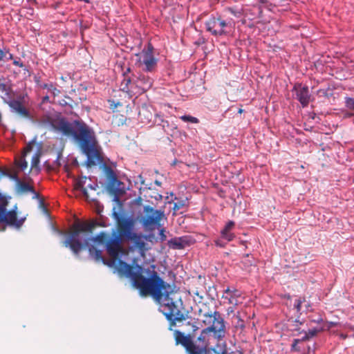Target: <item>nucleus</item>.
Wrapping results in <instances>:
<instances>
[{"label": "nucleus", "mask_w": 354, "mask_h": 354, "mask_svg": "<svg viewBox=\"0 0 354 354\" xmlns=\"http://www.w3.org/2000/svg\"><path fill=\"white\" fill-rule=\"evenodd\" d=\"M117 270L121 276L131 279L133 286L139 290L142 297L151 296L160 305L161 311L170 322L169 330H172L176 322L185 319V315L179 309V305L182 304L180 298L156 270H147L149 277L147 278L142 274V266L138 265L133 268L122 260L118 261Z\"/></svg>", "instance_id": "1"}, {"label": "nucleus", "mask_w": 354, "mask_h": 354, "mask_svg": "<svg viewBox=\"0 0 354 354\" xmlns=\"http://www.w3.org/2000/svg\"><path fill=\"white\" fill-rule=\"evenodd\" d=\"M73 139L82 151L86 156V165L88 167L103 162L102 149L94 134H68Z\"/></svg>", "instance_id": "2"}, {"label": "nucleus", "mask_w": 354, "mask_h": 354, "mask_svg": "<svg viewBox=\"0 0 354 354\" xmlns=\"http://www.w3.org/2000/svg\"><path fill=\"white\" fill-rule=\"evenodd\" d=\"M77 118H79L77 116ZM41 122L62 133H91L88 127L80 118L69 122L61 113L56 112L44 115Z\"/></svg>", "instance_id": "3"}, {"label": "nucleus", "mask_w": 354, "mask_h": 354, "mask_svg": "<svg viewBox=\"0 0 354 354\" xmlns=\"http://www.w3.org/2000/svg\"><path fill=\"white\" fill-rule=\"evenodd\" d=\"M97 225L104 226L96 221L75 223L72 226L71 232L63 243L64 245L66 248H69L75 255L78 256L80 252L88 245L90 240L89 238H86L83 242H81L79 239L80 233H91Z\"/></svg>", "instance_id": "4"}, {"label": "nucleus", "mask_w": 354, "mask_h": 354, "mask_svg": "<svg viewBox=\"0 0 354 354\" xmlns=\"http://www.w3.org/2000/svg\"><path fill=\"white\" fill-rule=\"evenodd\" d=\"M7 197L0 193V223H4L16 228H20L25 222L26 218H17V205H15L9 211L7 210L8 200Z\"/></svg>", "instance_id": "5"}, {"label": "nucleus", "mask_w": 354, "mask_h": 354, "mask_svg": "<svg viewBox=\"0 0 354 354\" xmlns=\"http://www.w3.org/2000/svg\"><path fill=\"white\" fill-rule=\"evenodd\" d=\"M203 323L207 326V328H214L211 331L213 336L217 340L222 339L225 335V326L224 319L218 311L207 313L203 315Z\"/></svg>", "instance_id": "6"}, {"label": "nucleus", "mask_w": 354, "mask_h": 354, "mask_svg": "<svg viewBox=\"0 0 354 354\" xmlns=\"http://www.w3.org/2000/svg\"><path fill=\"white\" fill-rule=\"evenodd\" d=\"M138 57L136 64L139 67H143L142 70L146 72H152L157 66V59L153 55V47L149 44L147 49H143L136 55Z\"/></svg>", "instance_id": "7"}, {"label": "nucleus", "mask_w": 354, "mask_h": 354, "mask_svg": "<svg viewBox=\"0 0 354 354\" xmlns=\"http://www.w3.org/2000/svg\"><path fill=\"white\" fill-rule=\"evenodd\" d=\"M232 23L225 21L221 17H211L205 22V27L208 32L214 36L226 35L231 28Z\"/></svg>", "instance_id": "8"}, {"label": "nucleus", "mask_w": 354, "mask_h": 354, "mask_svg": "<svg viewBox=\"0 0 354 354\" xmlns=\"http://www.w3.org/2000/svg\"><path fill=\"white\" fill-rule=\"evenodd\" d=\"M189 325L192 326V333H190L187 335H185L184 333L180 332V330H175L174 332V338L176 341V344L182 345L187 352V354H196L194 352V332L198 330V327L194 324H191L190 322H188Z\"/></svg>", "instance_id": "9"}, {"label": "nucleus", "mask_w": 354, "mask_h": 354, "mask_svg": "<svg viewBox=\"0 0 354 354\" xmlns=\"http://www.w3.org/2000/svg\"><path fill=\"white\" fill-rule=\"evenodd\" d=\"M135 221L131 218L121 217L117 221V235L124 241H127L135 232Z\"/></svg>", "instance_id": "10"}, {"label": "nucleus", "mask_w": 354, "mask_h": 354, "mask_svg": "<svg viewBox=\"0 0 354 354\" xmlns=\"http://www.w3.org/2000/svg\"><path fill=\"white\" fill-rule=\"evenodd\" d=\"M122 241L124 240L117 235L115 231H113L111 234V237L108 239L106 243V249L109 256L113 259H117L120 254L124 252V248L122 245Z\"/></svg>", "instance_id": "11"}, {"label": "nucleus", "mask_w": 354, "mask_h": 354, "mask_svg": "<svg viewBox=\"0 0 354 354\" xmlns=\"http://www.w3.org/2000/svg\"><path fill=\"white\" fill-rule=\"evenodd\" d=\"M145 216L143 225L147 227H153L160 225V222L164 216V212L161 210L154 209L149 205L144 207Z\"/></svg>", "instance_id": "12"}, {"label": "nucleus", "mask_w": 354, "mask_h": 354, "mask_svg": "<svg viewBox=\"0 0 354 354\" xmlns=\"http://www.w3.org/2000/svg\"><path fill=\"white\" fill-rule=\"evenodd\" d=\"M212 329H214V328H206L202 330L200 335L194 342V351L196 354L210 353L208 346L209 345V334L212 333V331H211Z\"/></svg>", "instance_id": "13"}, {"label": "nucleus", "mask_w": 354, "mask_h": 354, "mask_svg": "<svg viewBox=\"0 0 354 354\" xmlns=\"http://www.w3.org/2000/svg\"><path fill=\"white\" fill-rule=\"evenodd\" d=\"M293 91L295 92L297 100L300 102L301 106L306 107L310 100L308 87L302 85V84L297 83L295 84Z\"/></svg>", "instance_id": "14"}, {"label": "nucleus", "mask_w": 354, "mask_h": 354, "mask_svg": "<svg viewBox=\"0 0 354 354\" xmlns=\"http://www.w3.org/2000/svg\"><path fill=\"white\" fill-rule=\"evenodd\" d=\"M131 72V68L129 67H128L126 70V71H124L123 73V80H122L121 83H120V89L123 91V92H125L127 93H128L129 95H130L131 96H132L133 95H136V92L137 91H136V88H135V86H136V84L135 82L132 83L131 82V79L129 76V73Z\"/></svg>", "instance_id": "15"}, {"label": "nucleus", "mask_w": 354, "mask_h": 354, "mask_svg": "<svg viewBox=\"0 0 354 354\" xmlns=\"http://www.w3.org/2000/svg\"><path fill=\"white\" fill-rule=\"evenodd\" d=\"M136 95L142 94L148 91L153 85L152 80L144 75H141L138 77L137 80L135 82Z\"/></svg>", "instance_id": "16"}, {"label": "nucleus", "mask_w": 354, "mask_h": 354, "mask_svg": "<svg viewBox=\"0 0 354 354\" xmlns=\"http://www.w3.org/2000/svg\"><path fill=\"white\" fill-rule=\"evenodd\" d=\"M241 296V293L239 290L234 288H230V287H227L223 290L222 299L227 300V304L235 306L239 304V299Z\"/></svg>", "instance_id": "17"}, {"label": "nucleus", "mask_w": 354, "mask_h": 354, "mask_svg": "<svg viewBox=\"0 0 354 354\" xmlns=\"http://www.w3.org/2000/svg\"><path fill=\"white\" fill-rule=\"evenodd\" d=\"M105 174L109 181V187L116 192L118 187L122 183L118 179L117 175L111 167L106 166L104 167Z\"/></svg>", "instance_id": "18"}, {"label": "nucleus", "mask_w": 354, "mask_h": 354, "mask_svg": "<svg viewBox=\"0 0 354 354\" xmlns=\"http://www.w3.org/2000/svg\"><path fill=\"white\" fill-rule=\"evenodd\" d=\"M146 240L147 236L135 232L127 241H131L140 253L143 254L147 250Z\"/></svg>", "instance_id": "19"}, {"label": "nucleus", "mask_w": 354, "mask_h": 354, "mask_svg": "<svg viewBox=\"0 0 354 354\" xmlns=\"http://www.w3.org/2000/svg\"><path fill=\"white\" fill-rule=\"evenodd\" d=\"M9 106L15 112L17 113L20 115L27 118H31L30 112L24 106L22 102L16 100H11L9 102Z\"/></svg>", "instance_id": "20"}, {"label": "nucleus", "mask_w": 354, "mask_h": 354, "mask_svg": "<svg viewBox=\"0 0 354 354\" xmlns=\"http://www.w3.org/2000/svg\"><path fill=\"white\" fill-rule=\"evenodd\" d=\"M266 7L271 11L281 12L290 9L288 0H277L274 3H269Z\"/></svg>", "instance_id": "21"}, {"label": "nucleus", "mask_w": 354, "mask_h": 354, "mask_svg": "<svg viewBox=\"0 0 354 354\" xmlns=\"http://www.w3.org/2000/svg\"><path fill=\"white\" fill-rule=\"evenodd\" d=\"M17 192L20 194L30 192L34 195L33 198H37L39 196L38 193L35 192L33 186L30 185L29 183L21 180H17Z\"/></svg>", "instance_id": "22"}, {"label": "nucleus", "mask_w": 354, "mask_h": 354, "mask_svg": "<svg viewBox=\"0 0 354 354\" xmlns=\"http://www.w3.org/2000/svg\"><path fill=\"white\" fill-rule=\"evenodd\" d=\"M168 246L174 250H181L189 245V240L186 236L176 237L168 241Z\"/></svg>", "instance_id": "23"}, {"label": "nucleus", "mask_w": 354, "mask_h": 354, "mask_svg": "<svg viewBox=\"0 0 354 354\" xmlns=\"http://www.w3.org/2000/svg\"><path fill=\"white\" fill-rule=\"evenodd\" d=\"M234 225L235 223L234 221H228L221 232V238L226 240L227 242L232 241L235 237L234 234L232 232Z\"/></svg>", "instance_id": "24"}, {"label": "nucleus", "mask_w": 354, "mask_h": 354, "mask_svg": "<svg viewBox=\"0 0 354 354\" xmlns=\"http://www.w3.org/2000/svg\"><path fill=\"white\" fill-rule=\"evenodd\" d=\"M244 16L248 17L249 20H253L254 15H259L261 12V8L259 6H252L249 9H245Z\"/></svg>", "instance_id": "25"}, {"label": "nucleus", "mask_w": 354, "mask_h": 354, "mask_svg": "<svg viewBox=\"0 0 354 354\" xmlns=\"http://www.w3.org/2000/svg\"><path fill=\"white\" fill-rule=\"evenodd\" d=\"M41 153L36 152L31 160V170H34L38 174L40 171L39 162H40Z\"/></svg>", "instance_id": "26"}, {"label": "nucleus", "mask_w": 354, "mask_h": 354, "mask_svg": "<svg viewBox=\"0 0 354 354\" xmlns=\"http://www.w3.org/2000/svg\"><path fill=\"white\" fill-rule=\"evenodd\" d=\"M86 180V177H82L80 179L77 180L75 184V189L81 190L84 196L88 197L87 190L84 187Z\"/></svg>", "instance_id": "27"}, {"label": "nucleus", "mask_w": 354, "mask_h": 354, "mask_svg": "<svg viewBox=\"0 0 354 354\" xmlns=\"http://www.w3.org/2000/svg\"><path fill=\"white\" fill-rule=\"evenodd\" d=\"M15 165L21 171L25 170L28 167V162L25 160V154L16 158L15 160Z\"/></svg>", "instance_id": "28"}, {"label": "nucleus", "mask_w": 354, "mask_h": 354, "mask_svg": "<svg viewBox=\"0 0 354 354\" xmlns=\"http://www.w3.org/2000/svg\"><path fill=\"white\" fill-rule=\"evenodd\" d=\"M177 201L174 203L173 210H174V215H176V212L179 209H182L183 207H185L187 203V199H182L178 200L176 197L174 198Z\"/></svg>", "instance_id": "29"}, {"label": "nucleus", "mask_w": 354, "mask_h": 354, "mask_svg": "<svg viewBox=\"0 0 354 354\" xmlns=\"http://www.w3.org/2000/svg\"><path fill=\"white\" fill-rule=\"evenodd\" d=\"M108 239V234L104 232H101L97 235H96L93 239H92V241L97 242L99 243H106Z\"/></svg>", "instance_id": "30"}, {"label": "nucleus", "mask_w": 354, "mask_h": 354, "mask_svg": "<svg viewBox=\"0 0 354 354\" xmlns=\"http://www.w3.org/2000/svg\"><path fill=\"white\" fill-rule=\"evenodd\" d=\"M89 252L94 257L96 261H104L101 250L95 249L94 247H91L89 248Z\"/></svg>", "instance_id": "31"}, {"label": "nucleus", "mask_w": 354, "mask_h": 354, "mask_svg": "<svg viewBox=\"0 0 354 354\" xmlns=\"http://www.w3.org/2000/svg\"><path fill=\"white\" fill-rule=\"evenodd\" d=\"M225 10L234 15L236 18H241L245 14L242 9H236L234 8H227Z\"/></svg>", "instance_id": "32"}, {"label": "nucleus", "mask_w": 354, "mask_h": 354, "mask_svg": "<svg viewBox=\"0 0 354 354\" xmlns=\"http://www.w3.org/2000/svg\"><path fill=\"white\" fill-rule=\"evenodd\" d=\"M304 302H306L305 297H302V298L300 297L295 301L294 308L296 309L297 313H300L301 309V304Z\"/></svg>", "instance_id": "33"}, {"label": "nucleus", "mask_w": 354, "mask_h": 354, "mask_svg": "<svg viewBox=\"0 0 354 354\" xmlns=\"http://www.w3.org/2000/svg\"><path fill=\"white\" fill-rule=\"evenodd\" d=\"M345 105L348 109L354 110V98L349 97H345Z\"/></svg>", "instance_id": "34"}, {"label": "nucleus", "mask_w": 354, "mask_h": 354, "mask_svg": "<svg viewBox=\"0 0 354 354\" xmlns=\"http://www.w3.org/2000/svg\"><path fill=\"white\" fill-rule=\"evenodd\" d=\"M181 120L187 122H192V123H198V118L191 116V115H183L180 117Z\"/></svg>", "instance_id": "35"}, {"label": "nucleus", "mask_w": 354, "mask_h": 354, "mask_svg": "<svg viewBox=\"0 0 354 354\" xmlns=\"http://www.w3.org/2000/svg\"><path fill=\"white\" fill-rule=\"evenodd\" d=\"M320 330L317 328L309 329L307 333L308 337H313L315 336Z\"/></svg>", "instance_id": "36"}, {"label": "nucleus", "mask_w": 354, "mask_h": 354, "mask_svg": "<svg viewBox=\"0 0 354 354\" xmlns=\"http://www.w3.org/2000/svg\"><path fill=\"white\" fill-rule=\"evenodd\" d=\"M9 52V50L7 48H4L3 49L0 48V60L3 59L6 57V53Z\"/></svg>", "instance_id": "37"}, {"label": "nucleus", "mask_w": 354, "mask_h": 354, "mask_svg": "<svg viewBox=\"0 0 354 354\" xmlns=\"http://www.w3.org/2000/svg\"><path fill=\"white\" fill-rule=\"evenodd\" d=\"M110 107L113 109H115L118 106H122L120 102L115 103L114 100H109Z\"/></svg>", "instance_id": "38"}, {"label": "nucleus", "mask_w": 354, "mask_h": 354, "mask_svg": "<svg viewBox=\"0 0 354 354\" xmlns=\"http://www.w3.org/2000/svg\"><path fill=\"white\" fill-rule=\"evenodd\" d=\"M13 64L15 66H19L20 68L24 67V63L21 61L20 58H18V59H15L13 61Z\"/></svg>", "instance_id": "39"}, {"label": "nucleus", "mask_w": 354, "mask_h": 354, "mask_svg": "<svg viewBox=\"0 0 354 354\" xmlns=\"http://www.w3.org/2000/svg\"><path fill=\"white\" fill-rule=\"evenodd\" d=\"M165 232V231L163 228L160 230V233H159L160 239L162 242L165 241L167 239V236H166V234Z\"/></svg>", "instance_id": "40"}, {"label": "nucleus", "mask_w": 354, "mask_h": 354, "mask_svg": "<svg viewBox=\"0 0 354 354\" xmlns=\"http://www.w3.org/2000/svg\"><path fill=\"white\" fill-rule=\"evenodd\" d=\"M35 143V140L29 142L25 149V153L30 152L32 149V145Z\"/></svg>", "instance_id": "41"}, {"label": "nucleus", "mask_w": 354, "mask_h": 354, "mask_svg": "<svg viewBox=\"0 0 354 354\" xmlns=\"http://www.w3.org/2000/svg\"><path fill=\"white\" fill-rule=\"evenodd\" d=\"M42 88H46L48 90L55 89L53 84H44L41 86Z\"/></svg>", "instance_id": "42"}, {"label": "nucleus", "mask_w": 354, "mask_h": 354, "mask_svg": "<svg viewBox=\"0 0 354 354\" xmlns=\"http://www.w3.org/2000/svg\"><path fill=\"white\" fill-rule=\"evenodd\" d=\"M194 295L198 297V302H201L203 296L198 290L194 291Z\"/></svg>", "instance_id": "43"}, {"label": "nucleus", "mask_w": 354, "mask_h": 354, "mask_svg": "<svg viewBox=\"0 0 354 354\" xmlns=\"http://www.w3.org/2000/svg\"><path fill=\"white\" fill-rule=\"evenodd\" d=\"M13 135L14 134H11L9 138H6V140L8 141V143H7L8 145H10L13 143V141H14Z\"/></svg>", "instance_id": "44"}, {"label": "nucleus", "mask_w": 354, "mask_h": 354, "mask_svg": "<svg viewBox=\"0 0 354 354\" xmlns=\"http://www.w3.org/2000/svg\"><path fill=\"white\" fill-rule=\"evenodd\" d=\"M215 244L217 245V246H219V247H224L225 246V244L221 243V241L220 240H216L215 241Z\"/></svg>", "instance_id": "45"}, {"label": "nucleus", "mask_w": 354, "mask_h": 354, "mask_svg": "<svg viewBox=\"0 0 354 354\" xmlns=\"http://www.w3.org/2000/svg\"><path fill=\"white\" fill-rule=\"evenodd\" d=\"M48 98H49L48 96L44 97L43 102L47 101L48 100Z\"/></svg>", "instance_id": "46"}, {"label": "nucleus", "mask_w": 354, "mask_h": 354, "mask_svg": "<svg viewBox=\"0 0 354 354\" xmlns=\"http://www.w3.org/2000/svg\"><path fill=\"white\" fill-rule=\"evenodd\" d=\"M176 163H177V160H174L173 161V162L171 163V165L174 166V165H176Z\"/></svg>", "instance_id": "47"}, {"label": "nucleus", "mask_w": 354, "mask_h": 354, "mask_svg": "<svg viewBox=\"0 0 354 354\" xmlns=\"http://www.w3.org/2000/svg\"><path fill=\"white\" fill-rule=\"evenodd\" d=\"M143 114H144V113H142V112H141V111L139 113V116H140V118L141 119H142V115Z\"/></svg>", "instance_id": "48"}, {"label": "nucleus", "mask_w": 354, "mask_h": 354, "mask_svg": "<svg viewBox=\"0 0 354 354\" xmlns=\"http://www.w3.org/2000/svg\"><path fill=\"white\" fill-rule=\"evenodd\" d=\"M9 59H13V55L12 54H10V57H9Z\"/></svg>", "instance_id": "49"}, {"label": "nucleus", "mask_w": 354, "mask_h": 354, "mask_svg": "<svg viewBox=\"0 0 354 354\" xmlns=\"http://www.w3.org/2000/svg\"><path fill=\"white\" fill-rule=\"evenodd\" d=\"M238 112H239V113H243V109H240L239 110V111H238Z\"/></svg>", "instance_id": "50"}, {"label": "nucleus", "mask_w": 354, "mask_h": 354, "mask_svg": "<svg viewBox=\"0 0 354 354\" xmlns=\"http://www.w3.org/2000/svg\"><path fill=\"white\" fill-rule=\"evenodd\" d=\"M346 115H347L348 117H349V116H351V115H353V114H351V113H349V114H347Z\"/></svg>", "instance_id": "51"}, {"label": "nucleus", "mask_w": 354, "mask_h": 354, "mask_svg": "<svg viewBox=\"0 0 354 354\" xmlns=\"http://www.w3.org/2000/svg\"><path fill=\"white\" fill-rule=\"evenodd\" d=\"M3 144V141L1 139H0V145Z\"/></svg>", "instance_id": "52"}, {"label": "nucleus", "mask_w": 354, "mask_h": 354, "mask_svg": "<svg viewBox=\"0 0 354 354\" xmlns=\"http://www.w3.org/2000/svg\"><path fill=\"white\" fill-rule=\"evenodd\" d=\"M240 354H242V353H240Z\"/></svg>", "instance_id": "53"}]
</instances>
